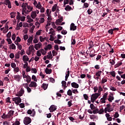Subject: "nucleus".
<instances>
[{"mask_svg": "<svg viewBox=\"0 0 125 125\" xmlns=\"http://www.w3.org/2000/svg\"><path fill=\"white\" fill-rule=\"evenodd\" d=\"M100 96V94L98 93L93 94L91 97V101L92 103H94V101L96 100Z\"/></svg>", "mask_w": 125, "mask_h": 125, "instance_id": "1", "label": "nucleus"}, {"mask_svg": "<svg viewBox=\"0 0 125 125\" xmlns=\"http://www.w3.org/2000/svg\"><path fill=\"white\" fill-rule=\"evenodd\" d=\"M28 3H23L22 5H21V7L23 8L22 12V15L26 16V15L24 14L26 13V10H27V8L28 7Z\"/></svg>", "mask_w": 125, "mask_h": 125, "instance_id": "2", "label": "nucleus"}, {"mask_svg": "<svg viewBox=\"0 0 125 125\" xmlns=\"http://www.w3.org/2000/svg\"><path fill=\"white\" fill-rule=\"evenodd\" d=\"M32 122V120L30 117H26L24 118L23 120V123L25 125H30Z\"/></svg>", "mask_w": 125, "mask_h": 125, "instance_id": "3", "label": "nucleus"}, {"mask_svg": "<svg viewBox=\"0 0 125 125\" xmlns=\"http://www.w3.org/2000/svg\"><path fill=\"white\" fill-rule=\"evenodd\" d=\"M12 99L13 101L15 102V104H17V105H19V104L21 102V99L20 97L13 98Z\"/></svg>", "mask_w": 125, "mask_h": 125, "instance_id": "4", "label": "nucleus"}, {"mask_svg": "<svg viewBox=\"0 0 125 125\" xmlns=\"http://www.w3.org/2000/svg\"><path fill=\"white\" fill-rule=\"evenodd\" d=\"M107 96H108V93H105L103 98L101 99V103H106V100H107Z\"/></svg>", "mask_w": 125, "mask_h": 125, "instance_id": "5", "label": "nucleus"}, {"mask_svg": "<svg viewBox=\"0 0 125 125\" xmlns=\"http://www.w3.org/2000/svg\"><path fill=\"white\" fill-rule=\"evenodd\" d=\"M2 4H5V5H8V8H11V2L9 0H5L4 2H1Z\"/></svg>", "mask_w": 125, "mask_h": 125, "instance_id": "6", "label": "nucleus"}, {"mask_svg": "<svg viewBox=\"0 0 125 125\" xmlns=\"http://www.w3.org/2000/svg\"><path fill=\"white\" fill-rule=\"evenodd\" d=\"M24 92H25V90H24V89L23 88H21V90H20L18 93L16 94V96H18V97L22 96Z\"/></svg>", "mask_w": 125, "mask_h": 125, "instance_id": "7", "label": "nucleus"}, {"mask_svg": "<svg viewBox=\"0 0 125 125\" xmlns=\"http://www.w3.org/2000/svg\"><path fill=\"white\" fill-rule=\"evenodd\" d=\"M29 53L28 54V55H30V54H31V52H32V53H33L32 55H34V52H35V49L34 48V45H30L29 47Z\"/></svg>", "mask_w": 125, "mask_h": 125, "instance_id": "8", "label": "nucleus"}, {"mask_svg": "<svg viewBox=\"0 0 125 125\" xmlns=\"http://www.w3.org/2000/svg\"><path fill=\"white\" fill-rule=\"evenodd\" d=\"M57 109V107H56V106L54 105H52L50 106L49 110H50V112H51V113H52L53 112H54V111H55Z\"/></svg>", "mask_w": 125, "mask_h": 125, "instance_id": "9", "label": "nucleus"}, {"mask_svg": "<svg viewBox=\"0 0 125 125\" xmlns=\"http://www.w3.org/2000/svg\"><path fill=\"white\" fill-rule=\"evenodd\" d=\"M29 87H37V86H38V84H37V83L32 81L29 84Z\"/></svg>", "mask_w": 125, "mask_h": 125, "instance_id": "10", "label": "nucleus"}, {"mask_svg": "<svg viewBox=\"0 0 125 125\" xmlns=\"http://www.w3.org/2000/svg\"><path fill=\"white\" fill-rule=\"evenodd\" d=\"M70 31H76L77 30V26L75 25L74 23H72L70 25Z\"/></svg>", "mask_w": 125, "mask_h": 125, "instance_id": "11", "label": "nucleus"}, {"mask_svg": "<svg viewBox=\"0 0 125 125\" xmlns=\"http://www.w3.org/2000/svg\"><path fill=\"white\" fill-rule=\"evenodd\" d=\"M108 109V112H112L114 111V107H111V104H106V107H105Z\"/></svg>", "mask_w": 125, "mask_h": 125, "instance_id": "12", "label": "nucleus"}, {"mask_svg": "<svg viewBox=\"0 0 125 125\" xmlns=\"http://www.w3.org/2000/svg\"><path fill=\"white\" fill-rule=\"evenodd\" d=\"M33 6H30L28 5L27 6V10L26 11V13H24L25 14H28V13H29V12H31V11H32V10H33Z\"/></svg>", "mask_w": 125, "mask_h": 125, "instance_id": "13", "label": "nucleus"}, {"mask_svg": "<svg viewBox=\"0 0 125 125\" xmlns=\"http://www.w3.org/2000/svg\"><path fill=\"white\" fill-rule=\"evenodd\" d=\"M62 21H63V17H61L60 19H58L56 21V23L57 25H60V23Z\"/></svg>", "mask_w": 125, "mask_h": 125, "instance_id": "14", "label": "nucleus"}, {"mask_svg": "<svg viewBox=\"0 0 125 125\" xmlns=\"http://www.w3.org/2000/svg\"><path fill=\"white\" fill-rule=\"evenodd\" d=\"M71 86L74 88H79V84L76 83L75 82H73L71 83Z\"/></svg>", "mask_w": 125, "mask_h": 125, "instance_id": "15", "label": "nucleus"}, {"mask_svg": "<svg viewBox=\"0 0 125 125\" xmlns=\"http://www.w3.org/2000/svg\"><path fill=\"white\" fill-rule=\"evenodd\" d=\"M93 53H95V50H92L90 52L89 56L90 57H91V58H92V57H94L96 55L95 54Z\"/></svg>", "mask_w": 125, "mask_h": 125, "instance_id": "16", "label": "nucleus"}, {"mask_svg": "<svg viewBox=\"0 0 125 125\" xmlns=\"http://www.w3.org/2000/svg\"><path fill=\"white\" fill-rule=\"evenodd\" d=\"M21 76L20 75H15L14 76V80H16V81H18V82H20Z\"/></svg>", "mask_w": 125, "mask_h": 125, "instance_id": "17", "label": "nucleus"}, {"mask_svg": "<svg viewBox=\"0 0 125 125\" xmlns=\"http://www.w3.org/2000/svg\"><path fill=\"white\" fill-rule=\"evenodd\" d=\"M31 18H32V19H35V18H36V17H37V12H36V11L34 12H32L31 13Z\"/></svg>", "mask_w": 125, "mask_h": 125, "instance_id": "18", "label": "nucleus"}, {"mask_svg": "<svg viewBox=\"0 0 125 125\" xmlns=\"http://www.w3.org/2000/svg\"><path fill=\"white\" fill-rule=\"evenodd\" d=\"M22 60L24 62H27V61H29V57H28V56L24 55L22 57Z\"/></svg>", "mask_w": 125, "mask_h": 125, "instance_id": "19", "label": "nucleus"}, {"mask_svg": "<svg viewBox=\"0 0 125 125\" xmlns=\"http://www.w3.org/2000/svg\"><path fill=\"white\" fill-rule=\"evenodd\" d=\"M51 48H52V45L50 44H48L46 47L44 48V49L46 51H47L48 49H50Z\"/></svg>", "mask_w": 125, "mask_h": 125, "instance_id": "20", "label": "nucleus"}, {"mask_svg": "<svg viewBox=\"0 0 125 125\" xmlns=\"http://www.w3.org/2000/svg\"><path fill=\"white\" fill-rule=\"evenodd\" d=\"M48 86V84L43 83L42 86V87L44 89V90H46V89H47Z\"/></svg>", "mask_w": 125, "mask_h": 125, "instance_id": "21", "label": "nucleus"}, {"mask_svg": "<svg viewBox=\"0 0 125 125\" xmlns=\"http://www.w3.org/2000/svg\"><path fill=\"white\" fill-rule=\"evenodd\" d=\"M114 99L115 98H114V96L112 95H109L108 96V98L107 99V100L109 101V102H112Z\"/></svg>", "mask_w": 125, "mask_h": 125, "instance_id": "22", "label": "nucleus"}, {"mask_svg": "<svg viewBox=\"0 0 125 125\" xmlns=\"http://www.w3.org/2000/svg\"><path fill=\"white\" fill-rule=\"evenodd\" d=\"M10 118L8 114H5V113H3V115L1 116L2 119H9Z\"/></svg>", "mask_w": 125, "mask_h": 125, "instance_id": "23", "label": "nucleus"}, {"mask_svg": "<svg viewBox=\"0 0 125 125\" xmlns=\"http://www.w3.org/2000/svg\"><path fill=\"white\" fill-rule=\"evenodd\" d=\"M25 78H26V82H27V83H31V77L29 75H27V77H26Z\"/></svg>", "mask_w": 125, "mask_h": 125, "instance_id": "24", "label": "nucleus"}, {"mask_svg": "<svg viewBox=\"0 0 125 125\" xmlns=\"http://www.w3.org/2000/svg\"><path fill=\"white\" fill-rule=\"evenodd\" d=\"M45 72L46 74H51V73H52V69H49L48 68H46Z\"/></svg>", "mask_w": 125, "mask_h": 125, "instance_id": "25", "label": "nucleus"}, {"mask_svg": "<svg viewBox=\"0 0 125 125\" xmlns=\"http://www.w3.org/2000/svg\"><path fill=\"white\" fill-rule=\"evenodd\" d=\"M41 46H42V44L40 43L36 44L35 45V48L36 50H39V48H41Z\"/></svg>", "mask_w": 125, "mask_h": 125, "instance_id": "26", "label": "nucleus"}, {"mask_svg": "<svg viewBox=\"0 0 125 125\" xmlns=\"http://www.w3.org/2000/svg\"><path fill=\"white\" fill-rule=\"evenodd\" d=\"M14 114V111L13 110H10L8 113V115H9V117H10V118L12 116H13V114Z\"/></svg>", "mask_w": 125, "mask_h": 125, "instance_id": "27", "label": "nucleus"}, {"mask_svg": "<svg viewBox=\"0 0 125 125\" xmlns=\"http://www.w3.org/2000/svg\"><path fill=\"white\" fill-rule=\"evenodd\" d=\"M101 74H102V71L101 70L98 71L96 73V77H101Z\"/></svg>", "mask_w": 125, "mask_h": 125, "instance_id": "28", "label": "nucleus"}, {"mask_svg": "<svg viewBox=\"0 0 125 125\" xmlns=\"http://www.w3.org/2000/svg\"><path fill=\"white\" fill-rule=\"evenodd\" d=\"M112 3H113V4H116V3H120L121 2L120 0H112L111 1Z\"/></svg>", "mask_w": 125, "mask_h": 125, "instance_id": "29", "label": "nucleus"}, {"mask_svg": "<svg viewBox=\"0 0 125 125\" xmlns=\"http://www.w3.org/2000/svg\"><path fill=\"white\" fill-rule=\"evenodd\" d=\"M66 11H70L71 9H72V7L70 6V5H68L67 6L64 8Z\"/></svg>", "mask_w": 125, "mask_h": 125, "instance_id": "30", "label": "nucleus"}, {"mask_svg": "<svg viewBox=\"0 0 125 125\" xmlns=\"http://www.w3.org/2000/svg\"><path fill=\"white\" fill-rule=\"evenodd\" d=\"M62 86L64 87V88H66L67 87V86H66V84H67V83H66V81H62Z\"/></svg>", "mask_w": 125, "mask_h": 125, "instance_id": "31", "label": "nucleus"}, {"mask_svg": "<svg viewBox=\"0 0 125 125\" xmlns=\"http://www.w3.org/2000/svg\"><path fill=\"white\" fill-rule=\"evenodd\" d=\"M16 49V46L14 43H12L11 45H10V49Z\"/></svg>", "mask_w": 125, "mask_h": 125, "instance_id": "32", "label": "nucleus"}, {"mask_svg": "<svg viewBox=\"0 0 125 125\" xmlns=\"http://www.w3.org/2000/svg\"><path fill=\"white\" fill-rule=\"evenodd\" d=\"M16 12H12L10 15H11V18H15Z\"/></svg>", "mask_w": 125, "mask_h": 125, "instance_id": "33", "label": "nucleus"}, {"mask_svg": "<svg viewBox=\"0 0 125 125\" xmlns=\"http://www.w3.org/2000/svg\"><path fill=\"white\" fill-rule=\"evenodd\" d=\"M90 108L91 110H95V109H96V106H94L93 104H91L90 105Z\"/></svg>", "mask_w": 125, "mask_h": 125, "instance_id": "34", "label": "nucleus"}, {"mask_svg": "<svg viewBox=\"0 0 125 125\" xmlns=\"http://www.w3.org/2000/svg\"><path fill=\"white\" fill-rule=\"evenodd\" d=\"M54 42L55 43H58V44H61V43H62V42H61V40H60L59 39L54 40Z\"/></svg>", "mask_w": 125, "mask_h": 125, "instance_id": "35", "label": "nucleus"}, {"mask_svg": "<svg viewBox=\"0 0 125 125\" xmlns=\"http://www.w3.org/2000/svg\"><path fill=\"white\" fill-rule=\"evenodd\" d=\"M20 51H19L18 53H17L16 54H15V58L16 59H19V58H20V55L19 54H20Z\"/></svg>", "mask_w": 125, "mask_h": 125, "instance_id": "36", "label": "nucleus"}, {"mask_svg": "<svg viewBox=\"0 0 125 125\" xmlns=\"http://www.w3.org/2000/svg\"><path fill=\"white\" fill-rule=\"evenodd\" d=\"M109 74L112 77H116V72H115V71H110L109 72Z\"/></svg>", "mask_w": 125, "mask_h": 125, "instance_id": "37", "label": "nucleus"}, {"mask_svg": "<svg viewBox=\"0 0 125 125\" xmlns=\"http://www.w3.org/2000/svg\"><path fill=\"white\" fill-rule=\"evenodd\" d=\"M56 7H57V5L55 4L52 8V11L54 12L56 10Z\"/></svg>", "mask_w": 125, "mask_h": 125, "instance_id": "38", "label": "nucleus"}, {"mask_svg": "<svg viewBox=\"0 0 125 125\" xmlns=\"http://www.w3.org/2000/svg\"><path fill=\"white\" fill-rule=\"evenodd\" d=\"M72 92L71 89H69L67 91V95H69V96H72V95H73V93Z\"/></svg>", "mask_w": 125, "mask_h": 125, "instance_id": "39", "label": "nucleus"}, {"mask_svg": "<svg viewBox=\"0 0 125 125\" xmlns=\"http://www.w3.org/2000/svg\"><path fill=\"white\" fill-rule=\"evenodd\" d=\"M33 42V37H30L27 40V42H28V43H31V42Z\"/></svg>", "mask_w": 125, "mask_h": 125, "instance_id": "40", "label": "nucleus"}, {"mask_svg": "<svg viewBox=\"0 0 125 125\" xmlns=\"http://www.w3.org/2000/svg\"><path fill=\"white\" fill-rule=\"evenodd\" d=\"M109 63L111 64L112 65H115V62L114 60L110 59L109 60Z\"/></svg>", "mask_w": 125, "mask_h": 125, "instance_id": "41", "label": "nucleus"}, {"mask_svg": "<svg viewBox=\"0 0 125 125\" xmlns=\"http://www.w3.org/2000/svg\"><path fill=\"white\" fill-rule=\"evenodd\" d=\"M123 64L122 62H118L115 65V68H118V67H120Z\"/></svg>", "mask_w": 125, "mask_h": 125, "instance_id": "42", "label": "nucleus"}, {"mask_svg": "<svg viewBox=\"0 0 125 125\" xmlns=\"http://www.w3.org/2000/svg\"><path fill=\"white\" fill-rule=\"evenodd\" d=\"M32 80H33L34 82H38V79H37V77H36V76L35 75H32Z\"/></svg>", "mask_w": 125, "mask_h": 125, "instance_id": "43", "label": "nucleus"}, {"mask_svg": "<svg viewBox=\"0 0 125 125\" xmlns=\"http://www.w3.org/2000/svg\"><path fill=\"white\" fill-rule=\"evenodd\" d=\"M109 88L110 90H112V91H116V90H117V89L114 86H110Z\"/></svg>", "mask_w": 125, "mask_h": 125, "instance_id": "44", "label": "nucleus"}, {"mask_svg": "<svg viewBox=\"0 0 125 125\" xmlns=\"http://www.w3.org/2000/svg\"><path fill=\"white\" fill-rule=\"evenodd\" d=\"M11 66L12 68H13V69H15V68L16 67V64H15V63L14 62H12L11 63Z\"/></svg>", "mask_w": 125, "mask_h": 125, "instance_id": "45", "label": "nucleus"}, {"mask_svg": "<svg viewBox=\"0 0 125 125\" xmlns=\"http://www.w3.org/2000/svg\"><path fill=\"white\" fill-rule=\"evenodd\" d=\"M14 72H16V73H18V72H19V71H20V69H19V67H17L14 68Z\"/></svg>", "mask_w": 125, "mask_h": 125, "instance_id": "46", "label": "nucleus"}, {"mask_svg": "<svg viewBox=\"0 0 125 125\" xmlns=\"http://www.w3.org/2000/svg\"><path fill=\"white\" fill-rule=\"evenodd\" d=\"M24 63H25V64H24V65H23V68H24V69H26V68H27V67H28L29 66H28V62H24Z\"/></svg>", "mask_w": 125, "mask_h": 125, "instance_id": "47", "label": "nucleus"}, {"mask_svg": "<svg viewBox=\"0 0 125 125\" xmlns=\"http://www.w3.org/2000/svg\"><path fill=\"white\" fill-rule=\"evenodd\" d=\"M41 52L42 54V55H45L46 53V51H44L43 49L41 50Z\"/></svg>", "mask_w": 125, "mask_h": 125, "instance_id": "48", "label": "nucleus"}, {"mask_svg": "<svg viewBox=\"0 0 125 125\" xmlns=\"http://www.w3.org/2000/svg\"><path fill=\"white\" fill-rule=\"evenodd\" d=\"M6 37H7V38H8V39L11 38V32L9 31V32L7 33V35H6Z\"/></svg>", "mask_w": 125, "mask_h": 125, "instance_id": "49", "label": "nucleus"}, {"mask_svg": "<svg viewBox=\"0 0 125 125\" xmlns=\"http://www.w3.org/2000/svg\"><path fill=\"white\" fill-rule=\"evenodd\" d=\"M28 76L26 75V73L25 72V71H22V77L23 78V79H25L26 78H27Z\"/></svg>", "mask_w": 125, "mask_h": 125, "instance_id": "50", "label": "nucleus"}, {"mask_svg": "<svg viewBox=\"0 0 125 125\" xmlns=\"http://www.w3.org/2000/svg\"><path fill=\"white\" fill-rule=\"evenodd\" d=\"M28 85L29 84L28 83L23 84V86H24L25 88H26V89L29 87Z\"/></svg>", "mask_w": 125, "mask_h": 125, "instance_id": "51", "label": "nucleus"}, {"mask_svg": "<svg viewBox=\"0 0 125 125\" xmlns=\"http://www.w3.org/2000/svg\"><path fill=\"white\" fill-rule=\"evenodd\" d=\"M102 113H104V109H103V108L100 109L99 110V113H98V114H102Z\"/></svg>", "mask_w": 125, "mask_h": 125, "instance_id": "52", "label": "nucleus"}, {"mask_svg": "<svg viewBox=\"0 0 125 125\" xmlns=\"http://www.w3.org/2000/svg\"><path fill=\"white\" fill-rule=\"evenodd\" d=\"M119 116L120 115L119 114L118 112H116L114 114V118H115V119H117V118H119Z\"/></svg>", "mask_w": 125, "mask_h": 125, "instance_id": "53", "label": "nucleus"}, {"mask_svg": "<svg viewBox=\"0 0 125 125\" xmlns=\"http://www.w3.org/2000/svg\"><path fill=\"white\" fill-rule=\"evenodd\" d=\"M6 41L8 42V44H11V43H12V41L11 39H7Z\"/></svg>", "mask_w": 125, "mask_h": 125, "instance_id": "54", "label": "nucleus"}, {"mask_svg": "<svg viewBox=\"0 0 125 125\" xmlns=\"http://www.w3.org/2000/svg\"><path fill=\"white\" fill-rule=\"evenodd\" d=\"M87 13L89 14V15H90L92 13V9H89L87 10Z\"/></svg>", "mask_w": 125, "mask_h": 125, "instance_id": "55", "label": "nucleus"}, {"mask_svg": "<svg viewBox=\"0 0 125 125\" xmlns=\"http://www.w3.org/2000/svg\"><path fill=\"white\" fill-rule=\"evenodd\" d=\"M44 40H45V37L44 38H42V37L40 36V42H43L44 41Z\"/></svg>", "mask_w": 125, "mask_h": 125, "instance_id": "56", "label": "nucleus"}, {"mask_svg": "<svg viewBox=\"0 0 125 125\" xmlns=\"http://www.w3.org/2000/svg\"><path fill=\"white\" fill-rule=\"evenodd\" d=\"M19 106L20 107V108H25V104H23V103H21L19 104Z\"/></svg>", "mask_w": 125, "mask_h": 125, "instance_id": "57", "label": "nucleus"}, {"mask_svg": "<svg viewBox=\"0 0 125 125\" xmlns=\"http://www.w3.org/2000/svg\"><path fill=\"white\" fill-rule=\"evenodd\" d=\"M83 97L85 100H87L88 99V96L86 94H83Z\"/></svg>", "mask_w": 125, "mask_h": 125, "instance_id": "58", "label": "nucleus"}, {"mask_svg": "<svg viewBox=\"0 0 125 125\" xmlns=\"http://www.w3.org/2000/svg\"><path fill=\"white\" fill-rule=\"evenodd\" d=\"M69 0H64L63 1L64 5H66V4H68V3H69Z\"/></svg>", "mask_w": 125, "mask_h": 125, "instance_id": "59", "label": "nucleus"}, {"mask_svg": "<svg viewBox=\"0 0 125 125\" xmlns=\"http://www.w3.org/2000/svg\"><path fill=\"white\" fill-rule=\"evenodd\" d=\"M31 71V67H30V66H27L26 68V72H27V73H28V72H30Z\"/></svg>", "mask_w": 125, "mask_h": 125, "instance_id": "60", "label": "nucleus"}, {"mask_svg": "<svg viewBox=\"0 0 125 125\" xmlns=\"http://www.w3.org/2000/svg\"><path fill=\"white\" fill-rule=\"evenodd\" d=\"M50 37L49 41H51V42H53V41H54V37L51 35H50Z\"/></svg>", "mask_w": 125, "mask_h": 125, "instance_id": "61", "label": "nucleus"}, {"mask_svg": "<svg viewBox=\"0 0 125 125\" xmlns=\"http://www.w3.org/2000/svg\"><path fill=\"white\" fill-rule=\"evenodd\" d=\"M71 44L72 45H74V44H76V40L73 39L71 40Z\"/></svg>", "mask_w": 125, "mask_h": 125, "instance_id": "62", "label": "nucleus"}, {"mask_svg": "<svg viewBox=\"0 0 125 125\" xmlns=\"http://www.w3.org/2000/svg\"><path fill=\"white\" fill-rule=\"evenodd\" d=\"M12 125H20V122L17 121Z\"/></svg>", "mask_w": 125, "mask_h": 125, "instance_id": "63", "label": "nucleus"}, {"mask_svg": "<svg viewBox=\"0 0 125 125\" xmlns=\"http://www.w3.org/2000/svg\"><path fill=\"white\" fill-rule=\"evenodd\" d=\"M39 21L41 23H43L44 22V18H41Z\"/></svg>", "mask_w": 125, "mask_h": 125, "instance_id": "64", "label": "nucleus"}]
</instances>
